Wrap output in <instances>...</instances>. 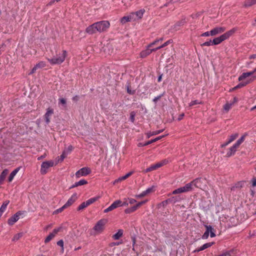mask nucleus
Here are the masks:
<instances>
[{
	"label": "nucleus",
	"mask_w": 256,
	"mask_h": 256,
	"mask_svg": "<svg viewBox=\"0 0 256 256\" xmlns=\"http://www.w3.org/2000/svg\"><path fill=\"white\" fill-rule=\"evenodd\" d=\"M110 24L108 20H102L94 23L86 29V32L89 34L106 32L110 27Z\"/></svg>",
	"instance_id": "nucleus-1"
},
{
	"label": "nucleus",
	"mask_w": 256,
	"mask_h": 256,
	"mask_svg": "<svg viewBox=\"0 0 256 256\" xmlns=\"http://www.w3.org/2000/svg\"><path fill=\"white\" fill-rule=\"evenodd\" d=\"M108 222V220L102 218L99 220L94 225L93 228L90 230V234L95 236L102 233L105 228V226Z\"/></svg>",
	"instance_id": "nucleus-2"
},
{
	"label": "nucleus",
	"mask_w": 256,
	"mask_h": 256,
	"mask_svg": "<svg viewBox=\"0 0 256 256\" xmlns=\"http://www.w3.org/2000/svg\"><path fill=\"white\" fill-rule=\"evenodd\" d=\"M237 30V28H232L230 30L226 32L224 34H222L220 36L214 38L212 41V44L217 45L221 43L224 40L228 38L230 36L234 34Z\"/></svg>",
	"instance_id": "nucleus-3"
},
{
	"label": "nucleus",
	"mask_w": 256,
	"mask_h": 256,
	"mask_svg": "<svg viewBox=\"0 0 256 256\" xmlns=\"http://www.w3.org/2000/svg\"><path fill=\"white\" fill-rule=\"evenodd\" d=\"M66 56V51L63 50L62 54H59L51 58H48V60L52 65L60 64L64 61Z\"/></svg>",
	"instance_id": "nucleus-4"
},
{
	"label": "nucleus",
	"mask_w": 256,
	"mask_h": 256,
	"mask_svg": "<svg viewBox=\"0 0 256 256\" xmlns=\"http://www.w3.org/2000/svg\"><path fill=\"white\" fill-rule=\"evenodd\" d=\"M54 166V162L52 160L44 162L41 164L40 173L45 174L47 173L48 169Z\"/></svg>",
	"instance_id": "nucleus-5"
},
{
	"label": "nucleus",
	"mask_w": 256,
	"mask_h": 256,
	"mask_svg": "<svg viewBox=\"0 0 256 256\" xmlns=\"http://www.w3.org/2000/svg\"><path fill=\"white\" fill-rule=\"evenodd\" d=\"M204 226L206 228V230L204 234L202 236V239H207L209 236L210 234L211 238H214L216 236V234L214 232V230L211 226L205 225Z\"/></svg>",
	"instance_id": "nucleus-6"
},
{
	"label": "nucleus",
	"mask_w": 256,
	"mask_h": 256,
	"mask_svg": "<svg viewBox=\"0 0 256 256\" xmlns=\"http://www.w3.org/2000/svg\"><path fill=\"white\" fill-rule=\"evenodd\" d=\"M91 172V170L88 167H84L79 170L76 173V176L79 178L80 176H86Z\"/></svg>",
	"instance_id": "nucleus-7"
},
{
	"label": "nucleus",
	"mask_w": 256,
	"mask_h": 256,
	"mask_svg": "<svg viewBox=\"0 0 256 256\" xmlns=\"http://www.w3.org/2000/svg\"><path fill=\"white\" fill-rule=\"evenodd\" d=\"M22 214L20 211H19L16 213L14 216L10 218L8 220V224L10 225H13L20 218V216Z\"/></svg>",
	"instance_id": "nucleus-8"
},
{
	"label": "nucleus",
	"mask_w": 256,
	"mask_h": 256,
	"mask_svg": "<svg viewBox=\"0 0 256 256\" xmlns=\"http://www.w3.org/2000/svg\"><path fill=\"white\" fill-rule=\"evenodd\" d=\"M198 180V178L195 179L191 182L188 183L185 185V186L183 187H180L182 189V192H187L190 191L192 190V184L196 182Z\"/></svg>",
	"instance_id": "nucleus-9"
},
{
	"label": "nucleus",
	"mask_w": 256,
	"mask_h": 256,
	"mask_svg": "<svg viewBox=\"0 0 256 256\" xmlns=\"http://www.w3.org/2000/svg\"><path fill=\"white\" fill-rule=\"evenodd\" d=\"M61 228H54L52 232L50 233L45 239L44 242L47 243L49 242L52 238H53L56 234L60 231Z\"/></svg>",
	"instance_id": "nucleus-10"
},
{
	"label": "nucleus",
	"mask_w": 256,
	"mask_h": 256,
	"mask_svg": "<svg viewBox=\"0 0 256 256\" xmlns=\"http://www.w3.org/2000/svg\"><path fill=\"white\" fill-rule=\"evenodd\" d=\"M226 28L224 27H216L210 31V36H214L218 34H221L224 32Z\"/></svg>",
	"instance_id": "nucleus-11"
},
{
	"label": "nucleus",
	"mask_w": 256,
	"mask_h": 256,
	"mask_svg": "<svg viewBox=\"0 0 256 256\" xmlns=\"http://www.w3.org/2000/svg\"><path fill=\"white\" fill-rule=\"evenodd\" d=\"M54 114V110L52 108H48L46 112L44 114V118L46 122L48 124L50 122V116Z\"/></svg>",
	"instance_id": "nucleus-12"
},
{
	"label": "nucleus",
	"mask_w": 256,
	"mask_h": 256,
	"mask_svg": "<svg viewBox=\"0 0 256 256\" xmlns=\"http://www.w3.org/2000/svg\"><path fill=\"white\" fill-rule=\"evenodd\" d=\"M77 199L76 194H73L72 196L68 200L67 202L64 204L67 208L71 206Z\"/></svg>",
	"instance_id": "nucleus-13"
},
{
	"label": "nucleus",
	"mask_w": 256,
	"mask_h": 256,
	"mask_svg": "<svg viewBox=\"0 0 256 256\" xmlns=\"http://www.w3.org/2000/svg\"><path fill=\"white\" fill-rule=\"evenodd\" d=\"M256 72V68L254 70L248 72L243 73L238 78V80L242 81L246 78L252 75L254 73Z\"/></svg>",
	"instance_id": "nucleus-14"
},
{
	"label": "nucleus",
	"mask_w": 256,
	"mask_h": 256,
	"mask_svg": "<svg viewBox=\"0 0 256 256\" xmlns=\"http://www.w3.org/2000/svg\"><path fill=\"white\" fill-rule=\"evenodd\" d=\"M256 79V76H254L250 80L246 81V82H240L236 86H235V88H240L243 86H246V84H248L250 82H252L254 80Z\"/></svg>",
	"instance_id": "nucleus-15"
},
{
	"label": "nucleus",
	"mask_w": 256,
	"mask_h": 256,
	"mask_svg": "<svg viewBox=\"0 0 256 256\" xmlns=\"http://www.w3.org/2000/svg\"><path fill=\"white\" fill-rule=\"evenodd\" d=\"M124 230L119 229L116 233L113 234V239L114 240H119L123 236Z\"/></svg>",
	"instance_id": "nucleus-16"
},
{
	"label": "nucleus",
	"mask_w": 256,
	"mask_h": 256,
	"mask_svg": "<svg viewBox=\"0 0 256 256\" xmlns=\"http://www.w3.org/2000/svg\"><path fill=\"white\" fill-rule=\"evenodd\" d=\"M20 168L21 167L20 166L16 168L10 174L8 179L9 182H11L12 180L14 178L20 170Z\"/></svg>",
	"instance_id": "nucleus-17"
},
{
	"label": "nucleus",
	"mask_w": 256,
	"mask_h": 256,
	"mask_svg": "<svg viewBox=\"0 0 256 256\" xmlns=\"http://www.w3.org/2000/svg\"><path fill=\"white\" fill-rule=\"evenodd\" d=\"M132 172H130L127 174H126L125 176L120 177L118 178L114 182H113V184H114L116 183H118L119 182H122V180H126L127 178H128L130 176L132 175Z\"/></svg>",
	"instance_id": "nucleus-18"
},
{
	"label": "nucleus",
	"mask_w": 256,
	"mask_h": 256,
	"mask_svg": "<svg viewBox=\"0 0 256 256\" xmlns=\"http://www.w3.org/2000/svg\"><path fill=\"white\" fill-rule=\"evenodd\" d=\"M134 14H131L130 16L122 17L120 20V22L122 24H125L126 22H130L133 18Z\"/></svg>",
	"instance_id": "nucleus-19"
},
{
	"label": "nucleus",
	"mask_w": 256,
	"mask_h": 256,
	"mask_svg": "<svg viewBox=\"0 0 256 256\" xmlns=\"http://www.w3.org/2000/svg\"><path fill=\"white\" fill-rule=\"evenodd\" d=\"M214 244V242H208L204 244L198 250H195L194 252H199L200 251L203 250L210 246H211Z\"/></svg>",
	"instance_id": "nucleus-20"
},
{
	"label": "nucleus",
	"mask_w": 256,
	"mask_h": 256,
	"mask_svg": "<svg viewBox=\"0 0 256 256\" xmlns=\"http://www.w3.org/2000/svg\"><path fill=\"white\" fill-rule=\"evenodd\" d=\"M88 184V182L86 180L82 179L78 182H75L74 184L72 186H70V188H74L75 187H77L80 186L84 185V184Z\"/></svg>",
	"instance_id": "nucleus-21"
},
{
	"label": "nucleus",
	"mask_w": 256,
	"mask_h": 256,
	"mask_svg": "<svg viewBox=\"0 0 256 256\" xmlns=\"http://www.w3.org/2000/svg\"><path fill=\"white\" fill-rule=\"evenodd\" d=\"M151 54L150 51V49L149 48L147 47V48L145 50L142 51L140 53V57L141 58H144L150 55Z\"/></svg>",
	"instance_id": "nucleus-22"
},
{
	"label": "nucleus",
	"mask_w": 256,
	"mask_h": 256,
	"mask_svg": "<svg viewBox=\"0 0 256 256\" xmlns=\"http://www.w3.org/2000/svg\"><path fill=\"white\" fill-rule=\"evenodd\" d=\"M8 170L7 169H5L0 174V184H1L4 180L6 176L8 174Z\"/></svg>",
	"instance_id": "nucleus-23"
},
{
	"label": "nucleus",
	"mask_w": 256,
	"mask_h": 256,
	"mask_svg": "<svg viewBox=\"0 0 256 256\" xmlns=\"http://www.w3.org/2000/svg\"><path fill=\"white\" fill-rule=\"evenodd\" d=\"M255 4H256V0H246L244 2V6H251Z\"/></svg>",
	"instance_id": "nucleus-24"
},
{
	"label": "nucleus",
	"mask_w": 256,
	"mask_h": 256,
	"mask_svg": "<svg viewBox=\"0 0 256 256\" xmlns=\"http://www.w3.org/2000/svg\"><path fill=\"white\" fill-rule=\"evenodd\" d=\"M165 135H163V136H158L153 140H149L147 142H146V143H144L142 146H148L150 144H151L154 142H156L160 140L161 138H162L164 137Z\"/></svg>",
	"instance_id": "nucleus-25"
},
{
	"label": "nucleus",
	"mask_w": 256,
	"mask_h": 256,
	"mask_svg": "<svg viewBox=\"0 0 256 256\" xmlns=\"http://www.w3.org/2000/svg\"><path fill=\"white\" fill-rule=\"evenodd\" d=\"M10 203L9 200H6L4 202L2 205L1 207L0 208V212L2 213H4V212L6 210V207L8 204Z\"/></svg>",
	"instance_id": "nucleus-26"
},
{
	"label": "nucleus",
	"mask_w": 256,
	"mask_h": 256,
	"mask_svg": "<svg viewBox=\"0 0 256 256\" xmlns=\"http://www.w3.org/2000/svg\"><path fill=\"white\" fill-rule=\"evenodd\" d=\"M164 131V129L156 130L152 132H149L146 134L148 138H150L151 136L158 134Z\"/></svg>",
	"instance_id": "nucleus-27"
},
{
	"label": "nucleus",
	"mask_w": 256,
	"mask_h": 256,
	"mask_svg": "<svg viewBox=\"0 0 256 256\" xmlns=\"http://www.w3.org/2000/svg\"><path fill=\"white\" fill-rule=\"evenodd\" d=\"M145 12L144 10H140L136 12L134 14V15L136 14L138 17V19H141L143 16V14Z\"/></svg>",
	"instance_id": "nucleus-28"
},
{
	"label": "nucleus",
	"mask_w": 256,
	"mask_h": 256,
	"mask_svg": "<svg viewBox=\"0 0 256 256\" xmlns=\"http://www.w3.org/2000/svg\"><path fill=\"white\" fill-rule=\"evenodd\" d=\"M186 23L185 19H182L178 21L174 25V28H176V26H184Z\"/></svg>",
	"instance_id": "nucleus-29"
},
{
	"label": "nucleus",
	"mask_w": 256,
	"mask_h": 256,
	"mask_svg": "<svg viewBox=\"0 0 256 256\" xmlns=\"http://www.w3.org/2000/svg\"><path fill=\"white\" fill-rule=\"evenodd\" d=\"M122 206V201L117 200L113 202V209Z\"/></svg>",
	"instance_id": "nucleus-30"
},
{
	"label": "nucleus",
	"mask_w": 256,
	"mask_h": 256,
	"mask_svg": "<svg viewBox=\"0 0 256 256\" xmlns=\"http://www.w3.org/2000/svg\"><path fill=\"white\" fill-rule=\"evenodd\" d=\"M232 104L227 102L224 106V110L226 112H228L230 109Z\"/></svg>",
	"instance_id": "nucleus-31"
},
{
	"label": "nucleus",
	"mask_w": 256,
	"mask_h": 256,
	"mask_svg": "<svg viewBox=\"0 0 256 256\" xmlns=\"http://www.w3.org/2000/svg\"><path fill=\"white\" fill-rule=\"evenodd\" d=\"M98 198H99L98 196L92 198L88 199L86 202L88 206H89V205L93 204L94 202H96L98 199Z\"/></svg>",
	"instance_id": "nucleus-32"
},
{
	"label": "nucleus",
	"mask_w": 256,
	"mask_h": 256,
	"mask_svg": "<svg viewBox=\"0 0 256 256\" xmlns=\"http://www.w3.org/2000/svg\"><path fill=\"white\" fill-rule=\"evenodd\" d=\"M88 206L86 202H82L78 208V210H81L86 208Z\"/></svg>",
	"instance_id": "nucleus-33"
},
{
	"label": "nucleus",
	"mask_w": 256,
	"mask_h": 256,
	"mask_svg": "<svg viewBox=\"0 0 256 256\" xmlns=\"http://www.w3.org/2000/svg\"><path fill=\"white\" fill-rule=\"evenodd\" d=\"M238 136V134H235L230 136L229 140L226 142V144H229L234 141Z\"/></svg>",
	"instance_id": "nucleus-34"
},
{
	"label": "nucleus",
	"mask_w": 256,
	"mask_h": 256,
	"mask_svg": "<svg viewBox=\"0 0 256 256\" xmlns=\"http://www.w3.org/2000/svg\"><path fill=\"white\" fill-rule=\"evenodd\" d=\"M136 206H132L131 208L126 209L124 210V212L126 214H130L131 212H134L135 210H136Z\"/></svg>",
	"instance_id": "nucleus-35"
},
{
	"label": "nucleus",
	"mask_w": 256,
	"mask_h": 256,
	"mask_svg": "<svg viewBox=\"0 0 256 256\" xmlns=\"http://www.w3.org/2000/svg\"><path fill=\"white\" fill-rule=\"evenodd\" d=\"M73 150V146L71 145L69 146L66 148L64 150V152H66V154H70Z\"/></svg>",
	"instance_id": "nucleus-36"
},
{
	"label": "nucleus",
	"mask_w": 256,
	"mask_h": 256,
	"mask_svg": "<svg viewBox=\"0 0 256 256\" xmlns=\"http://www.w3.org/2000/svg\"><path fill=\"white\" fill-rule=\"evenodd\" d=\"M66 208L65 206L64 205L62 207L56 210L53 212V214H56L58 213H60L62 212L64 209Z\"/></svg>",
	"instance_id": "nucleus-37"
},
{
	"label": "nucleus",
	"mask_w": 256,
	"mask_h": 256,
	"mask_svg": "<svg viewBox=\"0 0 256 256\" xmlns=\"http://www.w3.org/2000/svg\"><path fill=\"white\" fill-rule=\"evenodd\" d=\"M203 104V102H202V101H198V100H192V101L190 104H189V106L190 107H191L195 104Z\"/></svg>",
	"instance_id": "nucleus-38"
},
{
	"label": "nucleus",
	"mask_w": 256,
	"mask_h": 256,
	"mask_svg": "<svg viewBox=\"0 0 256 256\" xmlns=\"http://www.w3.org/2000/svg\"><path fill=\"white\" fill-rule=\"evenodd\" d=\"M236 151V149H235L233 146L230 148V151L227 153V156L229 157L232 155L234 154Z\"/></svg>",
	"instance_id": "nucleus-39"
},
{
	"label": "nucleus",
	"mask_w": 256,
	"mask_h": 256,
	"mask_svg": "<svg viewBox=\"0 0 256 256\" xmlns=\"http://www.w3.org/2000/svg\"><path fill=\"white\" fill-rule=\"evenodd\" d=\"M22 236V233H18L14 236L12 238V241H16L18 240Z\"/></svg>",
	"instance_id": "nucleus-40"
},
{
	"label": "nucleus",
	"mask_w": 256,
	"mask_h": 256,
	"mask_svg": "<svg viewBox=\"0 0 256 256\" xmlns=\"http://www.w3.org/2000/svg\"><path fill=\"white\" fill-rule=\"evenodd\" d=\"M169 202H170V199H168L166 200H164L158 204V206H162L163 207H165L168 204Z\"/></svg>",
	"instance_id": "nucleus-41"
},
{
	"label": "nucleus",
	"mask_w": 256,
	"mask_h": 256,
	"mask_svg": "<svg viewBox=\"0 0 256 256\" xmlns=\"http://www.w3.org/2000/svg\"><path fill=\"white\" fill-rule=\"evenodd\" d=\"M164 164V162H160L156 163V164H154L152 166H153L154 170H156V169L162 166Z\"/></svg>",
	"instance_id": "nucleus-42"
},
{
	"label": "nucleus",
	"mask_w": 256,
	"mask_h": 256,
	"mask_svg": "<svg viewBox=\"0 0 256 256\" xmlns=\"http://www.w3.org/2000/svg\"><path fill=\"white\" fill-rule=\"evenodd\" d=\"M127 92L130 94H135L136 91L134 90H132L130 89V86H128L126 88Z\"/></svg>",
	"instance_id": "nucleus-43"
},
{
	"label": "nucleus",
	"mask_w": 256,
	"mask_h": 256,
	"mask_svg": "<svg viewBox=\"0 0 256 256\" xmlns=\"http://www.w3.org/2000/svg\"><path fill=\"white\" fill-rule=\"evenodd\" d=\"M172 42V40H170L166 41V42H165L162 45H161L160 46V48H163Z\"/></svg>",
	"instance_id": "nucleus-44"
},
{
	"label": "nucleus",
	"mask_w": 256,
	"mask_h": 256,
	"mask_svg": "<svg viewBox=\"0 0 256 256\" xmlns=\"http://www.w3.org/2000/svg\"><path fill=\"white\" fill-rule=\"evenodd\" d=\"M136 116V112H132L130 114V120L132 122H134V118Z\"/></svg>",
	"instance_id": "nucleus-45"
},
{
	"label": "nucleus",
	"mask_w": 256,
	"mask_h": 256,
	"mask_svg": "<svg viewBox=\"0 0 256 256\" xmlns=\"http://www.w3.org/2000/svg\"><path fill=\"white\" fill-rule=\"evenodd\" d=\"M67 156V154H66V152H62V155L60 156V158L58 160V162H62L64 159Z\"/></svg>",
	"instance_id": "nucleus-46"
},
{
	"label": "nucleus",
	"mask_w": 256,
	"mask_h": 256,
	"mask_svg": "<svg viewBox=\"0 0 256 256\" xmlns=\"http://www.w3.org/2000/svg\"><path fill=\"white\" fill-rule=\"evenodd\" d=\"M212 44H212V41L210 40V41L204 42V43L201 44L200 46H211Z\"/></svg>",
	"instance_id": "nucleus-47"
},
{
	"label": "nucleus",
	"mask_w": 256,
	"mask_h": 256,
	"mask_svg": "<svg viewBox=\"0 0 256 256\" xmlns=\"http://www.w3.org/2000/svg\"><path fill=\"white\" fill-rule=\"evenodd\" d=\"M38 68H44L46 66V64L44 62H40L36 65Z\"/></svg>",
	"instance_id": "nucleus-48"
},
{
	"label": "nucleus",
	"mask_w": 256,
	"mask_h": 256,
	"mask_svg": "<svg viewBox=\"0 0 256 256\" xmlns=\"http://www.w3.org/2000/svg\"><path fill=\"white\" fill-rule=\"evenodd\" d=\"M154 170H154L153 166H152L150 167H149L148 168H147L146 169L144 170V172L146 173V172H151V171H152Z\"/></svg>",
	"instance_id": "nucleus-49"
},
{
	"label": "nucleus",
	"mask_w": 256,
	"mask_h": 256,
	"mask_svg": "<svg viewBox=\"0 0 256 256\" xmlns=\"http://www.w3.org/2000/svg\"><path fill=\"white\" fill-rule=\"evenodd\" d=\"M180 193H182V189L180 188L178 189H176L172 192V194H180Z\"/></svg>",
	"instance_id": "nucleus-50"
},
{
	"label": "nucleus",
	"mask_w": 256,
	"mask_h": 256,
	"mask_svg": "<svg viewBox=\"0 0 256 256\" xmlns=\"http://www.w3.org/2000/svg\"><path fill=\"white\" fill-rule=\"evenodd\" d=\"M152 190H153V187H152V188H148L146 190H145L144 192L146 193V195L148 194H150L151 192H152Z\"/></svg>",
	"instance_id": "nucleus-51"
},
{
	"label": "nucleus",
	"mask_w": 256,
	"mask_h": 256,
	"mask_svg": "<svg viewBox=\"0 0 256 256\" xmlns=\"http://www.w3.org/2000/svg\"><path fill=\"white\" fill-rule=\"evenodd\" d=\"M244 137H245V136L244 135L242 136L238 141L237 142L240 144L244 141Z\"/></svg>",
	"instance_id": "nucleus-52"
},
{
	"label": "nucleus",
	"mask_w": 256,
	"mask_h": 256,
	"mask_svg": "<svg viewBox=\"0 0 256 256\" xmlns=\"http://www.w3.org/2000/svg\"><path fill=\"white\" fill-rule=\"evenodd\" d=\"M60 103L63 105H66V100L64 98H61L59 99Z\"/></svg>",
	"instance_id": "nucleus-53"
},
{
	"label": "nucleus",
	"mask_w": 256,
	"mask_h": 256,
	"mask_svg": "<svg viewBox=\"0 0 256 256\" xmlns=\"http://www.w3.org/2000/svg\"><path fill=\"white\" fill-rule=\"evenodd\" d=\"M144 202H145L144 201L140 202H139L138 204H137L136 205L134 206H136V210L138 209V208L142 204H144Z\"/></svg>",
	"instance_id": "nucleus-54"
},
{
	"label": "nucleus",
	"mask_w": 256,
	"mask_h": 256,
	"mask_svg": "<svg viewBox=\"0 0 256 256\" xmlns=\"http://www.w3.org/2000/svg\"><path fill=\"white\" fill-rule=\"evenodd\" d=\"M144 202H145L144 201L140 202H139L138 204H137L136 205L134 206H136V210L138 209V208L142 204H144Z\"/></svg>",
	"instance_id": "nucleus-55"
},
{
	"label": "nucleus",
	"mask_w": 256,
	"mask_h": 256,
	"mask_svg": "<svg viewBox=\"0 0 256 256\" xmlns=\"http://www.w3.org/2000/svg\"><path fill=\"white\" fill-rule=\"evenodd\" d=\"M158 42H159V40H156L154 42H152L150 43V44H149L148 46V48L152 47V46H154V44H156Z\"/></svg>",
	"instance_id": "nucleus-56"
},
{
	"label": "nucleus",
	"mask_w": 256,
	"mask_h": 256,
	"mask_svg": "<svg viewBox=\"0 0 256 256\" xmlns=\"http://www.w3.org/2000/svg\"><path fill=\"white\" fill-rule=\"evenodd\" d=\"M210 35V32H205L201 34V36H208Z\"/></svg>",
	"instance_id": "nucleus-57"
},
{
	"label": "nucleus",
	"mask_w": 256,
	"mask_h": 256,
	"mask_svg": "<svg viewBox=\"0 0 256 256\" xmlns=\"http://www.w3.org/2000/svg\"><path fill=\"white\" fill-rule=\"evenodd\" d=\"M57 244L62 248L64 246V242L62 240H60L57 242Z\"/></svg>",
	"instance_id": "nucleus-58"
},
{
	"label": "nucleus",
	"mask_w": 256,
	"mask_h": 256,
	"mask_svg": "<svg viewBox=\"0 0 256 256\" xmlns=\"http://www.w3.org/2000/svg\"><path fill=\"white\" fill-rule=\"evenodd\" d=\"M38 68H37V66H35L32 68V70H31V72H30V73L29 74H32L34 73Z\"/></svg>",
	"instance_id": "nucleus-59"
},
{
	"label": "nucleus",
	"mask_w": 256,
	"mask_h": 256,
	"mask_svg": "<svg viewBox=\"0 0 256 256\" xmlns=\"http://www.w3.org/2000/svg\"><path fill=\"white\" fill-rule=\"evenodd\" d=\"M111 210H112V204H111L110 206H109V207L108 208H107L105 209L104 210V212L106 213V212H110Z\"/></svg>",
	"instance_id": "nucleus-60"
},
{
	"label": "nucleus",
	"mask_w": 256,
	"mask_h": 256,
	"mask_svg": "<svg viewBox=\"0 0 256 256\" xmlns=\"http://www.w3.org/2000/svg\"><path fill=\"white\" fill-rule=\"evenodd\" d=\"M123 243V241L122 240H120L118 242H113V246H118L119 244H121Z\"/></svg>",
	"instance_id": "nucleus-61"
},
{
	"label": "nucleus",
	"mask_w": 256,
	"mask_h": 256,
	"mask_svg": "<svg viewBox=\"0 0 256 256\" xmlns=\"http://www.w3.org/2000/svg\"><path fill=\"white\" fill-rule=\"evenodd\" d=\"M146 196V193L144 192H143L142 193H141L140 194H138V195H137L136 196V198H142L144 196Z\"/></svg>",
	"instance_id": "nucleus-62"
},
{
	"label": "nucleus",
	"mask_w": 256,
	"mask_h": 256,
	"mask_svg": "<svg viewBox=\"0 0 256 256\" xmlns=\"http://www.w3.org/2000/svg\"><path fill=\"white\" fill-rule=\"evenodd\" d=\"M162 95H160L159 96H158L157 97H156L154 100L153 101L155 102H156L162 96Z\"/></svg>",
	"instance_id": "nucleus-63"
},
{
	"label": "nucleus",
	"mask_w": 256,
	"mask_h": 256,
	"mask_svg": "<svg viewBox=\"0 0 256 256\" xmlns=\"http://www.w3.org/2000/svg\"><path fill=\"white\" fill-rule=\"evenodd\" d=\"M184 113H182V114H180L179 116H178V120H181L182 119V118H184Z\"/></svg>",
	"instance_id": "nucleus-64"
}]
</instances>
